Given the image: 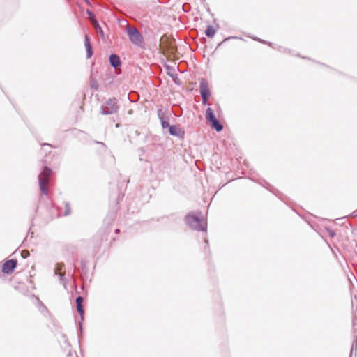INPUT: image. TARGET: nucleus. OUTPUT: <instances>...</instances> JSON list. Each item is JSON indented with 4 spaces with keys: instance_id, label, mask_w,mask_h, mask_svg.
<instances>
[{
    "instance_id": "f03ea898",
    "label": "nucleus",
    "mask_w": 357,
    "mask_h": 357,
    "mask_svg": "<svg viewBox=\"0 0 357 357\" xmlns=\"http://www.w3.org/2000/svg\"><path fill=\"white\" fill-rule=\"evenodd\" d=\"M51 173V169L45 166L43 167V171L38 176L40 189L44 195H47L48 193L47 185L49 183Z\"/></svg>"
},
{
    "instance_id": "aec40b11",
    "label": "nucleus",
    "mask_w": 357,
    "mask_h": 357,
    "mask_svg": "<svg viewBox=\"0 0 357 357\" xmlns=\"http://www.w3.org/2000/svg\"><path fill=\"white\" fill-rule=\"evenodd\" d=\"M328 234L331 237L333 238L335 235V233L333 230H328Z\"/></svg>"
},
{
    "instance_id": "9d476101",
    "label": "nucleus",
    "mask_w": 357,
    "mask_h": 357,
    "mask_svg": "<svg viewBox=\"0 0 357 357\" xmlns=\"http://www.w3.org/2000/svg\"><path fill=\"white\" fill-rule=\"evenodd\" d=\"M84 46L86 50V58L89 59L90 57H91L93 54V50L90 43L89 38L87 35H85L84 37Z\"/></svg>"
},
{
    "instance_id": "ddd939ff",
    "label": "nucleus",
    "mask_w": 357,
    "mask_h": 357,
    "mask_svg": "<svg viewBox=\"0 0 357 357\" xmlns=\"http://www.w3.org/2000/svg\"><path fill=\"white\" fill-rule=\"evenodd\" d=\"M215 33L216 29L212 25H208L205 31V34L208 38H213Z\"/></svg>"
},
{
    "instance_id": "4be33fe9",
    "label": "nucleus",
    "mask_w": 357,
    "mask_h": 357,
    "mask_svg": "<svg viewBox=\"0 0 357 357\" xmlns=\"http://www.w3.org/2000/svg\"><path fill=\"white\" fill-rule=\"evenodd\" d=\"M29 255V252H28L27 251H23V252H22V257H23L24 258L27 257V256H28Z\"/></svg>"
},
{
    "instance_id": "0eeeda50",
    "label": "nucleus",
    "mask_w": 357,
    "mask_h": 357,
    "mask_svg": "<svg viewBox=\"0 0 357 357\" xmlns=\"http://www.w3.org/2000/svg\"><path fill=\"white\" fill-rule=\"evenodd\" d=\"M17 261L16 259L7 260L2 266V272L6 274H10L13 272L17 266Z\"/></svg>"
},
{
    "instance_id": "39448f33",
    "label": "nucleus",
    "mask_w": 357,
    "mask_h": 357,
    "mask_svg": "<svg viewBox=\"0 0 357 357\" xmlns=\"http://www.w3.org/2000/svg\"><path fill=\"white\" fill-rule=\"evenodd\" d=\"M206 119L209 121L211 126L217 132H220L222 130V125L216 119L213 110L211 107L206 109Z\"/></svg>"
},
{
    "instance_id": "a211bd4d",
    "label": "nucleus",
    "mask_w": 357,
    "mask_h": 357,
    "mask_svg": "<svg viewBox=\"0 0 357 357\" xmlns=\"http://www.w3.org/2000/svg\"><path fill=\"white\" fill-rule=\"evenodd\" d=\"M98 84L96 80L92 79L91 82V86L92 89H98Z\"/></svg>"
},
{
    "instance_id": "a878e982",
    "label": "nucleus",
    "mask_w": 357,
    "mask_h": 357,
    "mask_svg": "<svg viewBox=\"0 0 357 357\" xmlns=\"http://www.w3.org/2000/svg\"><path fill=\"white\" fill-rule=\"evenodd\" d=\"M85 1H87V0H84Z\"/></svg>"
},
{
    "instance_id": "1a4fd4ad",
    "label": "nucleus",
    "mask_w": 357,
    "mask_h": 357,
    "mask_svg": "<svg viewBox=\"0 0 357 357\" xmlns=\"http://www.w3.org/2000/svg\"><path fill=\"white\" fill-rule=\"evenodd\" d=\"M84 298L82 296H79L76 298V307L78 313L81 316L82 320H83L84 317V309L82 306Z\"/></svg>"
},
{
    "instance_id": "412c9836",
    "label": "nucleus",
    "mask_w": 357,
    "mask_h": 357,
    "mask_svg": "<svg viewBox=\"0 0 357 357\" xmlns=\"http://www.w3.org/2000/svg\"><path fill=\"white\" fill-rule=\"evenodd\" d=\"M231 38H236V37H227V38H225L222 42L218 44V47H219V46H220V45H221V44H222L224 41L228 40H229V39H231Z\"/></svg>"
},
{
    "instance_id": "6ab92c4d",
    "label": "nucleus",
    "mask_w": 357,
    "mask_h": 357,
    "mask_svg": "<svg viewBox=\"0 0 357 357\" xmlns=\"http://www.w3.org/2000/svg\"><path fill=\"white\" fill-rule=\"evenodd\" d=\"M158 116L159 119H165L166 118L165 116V112L162 109H158Z\"/></svg>"
},
{
    "instance_id": "dca6fc26",
    "label": "nucleus",
    "mask_w": 357,
    "mask_h": 357,
    "mask_svg": "<svg viewBox=\"0 0 357 357\" xmlns=\"http://www.w3.org/2000/svg\"><path fill=\"white\" fill-rule=\"evenodd\" d=\"M160 123H161V126H162V128H169V127L170 126L167 118H165V119H162L160 120Z\"/></svg>"
},
{
    "instance_id": "f3484780",
    "label": "nucleus",
    "mask_w": 357,
    "mask_h": 357,
    "mask_svg": "<svg viewBox=\"0 0 357 357\" xmlns=\"http://www.w3.org/2000/svg\"><path fill=\"white\" fill-rule=\"evenodd\" d=\"M86 13L88 14L89 18L91 23L93 22V20H96L95 15L90 10H87Z\"/></svg>"
},
{
    "instance_id": "2eb2a0df",
    "label": "nucleus",
    "mask_w": 357,
    "mask_h": 357,
    "mask_svg": "<svg viewBox=\"0 0 357 357\" xmlns=\"http://www.w3.org/2000/svg\"><path fill=\"white\" fill-rule=\"evenodd\" d=\"M93 28L101 36H103V31L102 30L100 26L99 25L97 20H93V22L91 23Z\"/></svg>"
},
{
    "instance_id": "f257e3e1",
    "label": "nucleus",
    "mask_w": 357,
    "mask_h": 357,
    "mask_svg": "<svg viewBox=\"0 0 357 357\" xmlns=\"http://www.w3.org/2000/svg\"><path fill=\"white\" fill-rule=\"evenodd\" d=\"M200 213H191L185 217V222L188 227L194 230L206 231L207 223Z\"/></svg>"
},
{
    "instance_id": "20e7f679",
    "label": "nucleus",
    "mask_w": 357,
    "mask_h": 357,
    "mask_svg": "<svg viewBox=\"0 0 357 357\" xmlns=\"http://www.w3.org/2000/svg\"><path fill=\"white\" fill-rule=\"evenodd\" d=\"M126 30L130 41L135 45L142 47L144 41L140 32L136 28L129 26L127 27Z\"/></svg>"
},
{
    "instance_id": "9b49d317",
    "label": "nucleus",
    "mask_w": 357,
    "mask_h": 357,
    "mask_svg": "<svg viewBox=\"0 0 357 357\" xmlns=\"http://www.w3.org/2000/svg\"><path fill=\"white\" fill-rule=\"evenodd\" d=\"M109 62L112 67L114 68L121 66V60L117 54H112L109 56Z\"/></svg>"
},
{
    "instance_id": "393cba45",
    "label": "nucleus",
    "mask_w": 357,
    "mask_h": 357,
    "mask_svg": "<svg viewBox=\"0 0 357 357\" xmlns=\"http://www.w3.org/2000/svg\"><path fill=\"white\" fill-rule=\"evenodd\" d=\"M352 354H353V350H351V351L350 357H351Z\"/></svg>"
},
{
    "instance_id": "5701e85b",
    "label": "nucleus",
    "mask_w": 357,
    "mask_h": 357,
    "mask_svg": "<svg viewBox=\"0 0 357 357\" xmlns=\"http://www.w3.org/2000/svg\"><path fill=\"white\" fill-rule=\"evenodd\" d=\"M43 146H50V145L49 144H43Z\"/></svg>"
},
{
    "instance_id": "7ed1b4c3",
    "label": "nucleus",
    "mask_w": 357,
    "mask_h": 357,
    "mask_svg": "<svg viewBox=\"0 0 357 357\" xmlns=\"http://www.w3.org/2000/svg\"><path fill=\"white\" fill-rule=\"evenodd\" d=\"M119 109L118 100L116 98H109L101 107L100 113L103 115L116 114Z\"/></svg>"
},
{
    "instance_id": "423d86ee",
    "label": "nucleus",
    "mask_w": 357,
    "mask_h": 357,
    "mask_svg": "<svg viewBox=\"0 0 357 357\" xmlns=\"http://www.w3.org/2000/svg\"><path fill=\"white\" fill-rule=\"evenodd\" d=\"M199 92L204 105L208 104V100L211 96V93L208 86V82L206 79H202L199 83Z\"/></svg>"
},
{
    "instance_id": "f8f14e48",
    "label": "nucleus",
    "mask_w": 357,
    "mask_h": 357,
    "mask_svg": "<svg viewBox=\"0 0 357 357\" xmlns=\"http://www.w3.org/2000/svg\"><path fill=\"white\" fill-rule=\"evenodd\" d=\"M71 213V209L70 206V204L66 202L65 204V211L63 212L61 208L58 209V213L59 216H67L70 215Z\"/></svg>"
},
{
    "instance_id": "4468645a",
    "label": "nucleus",
    "mask_w": 357,
    "mask_h": 357,
    "mask_svg": "<svg viewBox=\"0 0 357 357\" xmlns=\"http://www.w3.org/2000/svg\"><path fill=\"white\" fill-rule=\"evenodd\" d=\"M63 266V264H58L55 268V274H58L59 275L61 281L63 280L65 276V273H61Z\"/></svg>"
},
{
    "instance_id": "6e6552de",
    "label": "nucleus",
    "mask_w": 357,
    "mask_h": 357,
    "mask_svg": "<svg viewBox=\"0 0 357 357\" xmlns=\"http://www.w3.org/2000/svg\"><path fill=\"white\" fill-rule=\"evenodd\" d=\"M169 132L172 136L183 137L184 132L176 125H172L169 127Z\"/></svg>"
},
{
    "instance_id": "b1692460",
    "label": "nucleus",
    "mask_w": 357,
    "mask_h": 357,
    "mask_svg": "<svg viewBox=\"0 0 357 357\" xmlns=\"http://www.w3.org/2000/svg\"><path fill=\"white\" fill-rule=\"evenodd\" d=\"M205 241V243H206V245H208V240L205 239V241Z\"/></svg>"
}]
</instances>
